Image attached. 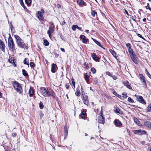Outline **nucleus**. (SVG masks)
<instances>
[{"label": "nucleus", "instance_id": "f257e3e1", "mask_svg": "<svg viewBox=\"0 0 151 151\" xmlns=\"http://www.w3.org/2000/svg\"><path fill=\"white\" fill-rule=\"evenodd\" d=\"M40 92L45 97L51 96L53 97H55V93L51 89H48L44 87H42L40 90Z\"/></svg>", "mask_w": 151, "mask_h": 151}, {"label": "nucleus", "instance_id": "f03ea898", "mask_svg": "<svg viewBox=\"0 0 151 151\" xmlns=\"http://www.w3.org/2000/svg\"><path fill=\"white\" fill-rule=\"evenodd\" d=\"M14 37L16 40V42L18 47L23 48L26 47L25 43L18 35H15Z\"/></svg>", "mask_w": 151, "mask_h": 151}, {"label": "nucleus", "instance_id": "7ed1b4c3", "mask_svg": "<svg viewBox=\"0 0 151 151\" xmlns=\"http://www.w3.org/2000/svg\"><path fill=\"white\" fill-rule=\"evenodd\" d=\"M8 46L9 50L11 52L15 48V44L12 37L9 36L8 40Z\"/></svg>", "mask_w": 151, "mask_h": 151}, {"label": "nucleus", "instance_id": "20e7f679", "mask_svg": "<svg viewBox=\"0 0 151 151\" xmlns=\"http://www.w3.org/2000/svg\"><path fill=\"white\" fill-rule=\"evenodd\" d=\"M13 85L15 89L19 94L22 93V89L20 84L17 81H15L13 84Z\"/></svg>", "mask_w": 151, "mask_h": 151}, {"label": "nucleus", "instance_id": "39448f33", "mask_svg": "<svg viewBox=\"0 0 151 151\" xmlns=\"http://www.w3.org/2000/svg\"><path fill=\"white\" fill-rule=\"evenodd\" d=\"M81 98L84 104L87 105L88 104V96L86 95L83 94L81 96Z\"/></svg>", "mask_w": 151, "mask_h": 151}, {"label": "nucleus", "instance_id": "423d86ee", "mask_svg": "<svg viewBox=\"0 0 151 151\" xmlns=\"http://www.w3.org/2000/svg\"><path fill=\"white\" fill-rule=\"evenodd\" d=\"M133 132L136 134L138 135H142L145 134L146 132L144 130H142L141 129L135 130L133 131Z\"/></svg>", "mask_w": 151, "mask_h": 151}, {"label": "nucleus", "instance_id": "0eeeda50", "mask_svg": "<svg viewBox=\"0 0 151 151\" xmlns=\"http://www.w3.org/2000/svg\"><path fill=\"white\" fill-rule=\"evenodd\" d=\"M131 57L132 60L135 64H137L138 63L137 57L135 54H133L131 56Z\"/></svg>", "mask_w": 151, "mask_h": 151}, {"label": "nucleus", "instance_id": "6e6552de", "mask_svg": "<svg viewBox=\"0 0 151 151\" xmlns=\"http://www.w3.org/2000/svg\"><path fill=\"white\" fill-rule=\"evenodd\" d=\"M44 13L43 10L42 9L40 11H38V17L39 19L43 20L44 18L43 16V13Z\"/></svg>", "mask_w": 151, "mask_h": 151}, {"label": "nucleus", "instance_id": "1a4fd4ad", "mask_svg": "<svg viewBox=\"0 0 151 151\" xmlns=\"http://www.w3.org/2000/svg\"><path fill=\"white\" fill-rule=\"evenodd\" d=\"M100 114H101L99 118V123L103 124L104 123L105 119L102 116V113L101 112Z\"/></svg>", "mask_w": 151, "mask_h": 151}, {"label": "nucleus", "instance_id": "9d476101", "mask_svg": "<svg viewBox=\"0 0 151 151\" xmlns=\"http://www.w3.org/2000/svg\"><path fill=\"white\" fill-rule=\"evenodd\" d=\"M0 48L4 52L5 51V45L3 42L0 39Z\"/></svg>", "mask_w": 151, "mask_h": 151}, {"label": "nucleus", "instance_id": "9b49d317", "mask_svg": "<svg viewBox=\"0 0 151 151\" xmlns=\"http://www.w3.org/2000/svg\"><path fill=\"white\" fill-rule=\"evenodd\" d=\"M139 76L140 77V80L141 82H142V83L145 85H146V81L145 80V77L143 76L142 74H139Z\"/></svg>", "mask_w": 151, "mask_h": 151}, {"label": "nucleus", "instance_id": "f8f14e48", "mask_svg": "<svg viewBox=\"0 0 151 151\" xmlns=\"http://www.w3.org/2000/svg\"><path fill=\"white\" fill-rule=\"evenodd\" d=\"M137 99H138L139 101L144 104H145L146 103L144 100L143 97L141 96H137Z\"/></svg>", "mask_w": 151, "mask_h": 151}, {"label": "nucleus", "instance_id": "ddd939ff", "mask_svg": "<svg viewBox=\"0 0 151 151\" xmlns=\"http://www.w3.org/2000/svg\"><path fill=\"white\" fill-rule=\"evenodd\" d=\"M114 123L115 125L117 127H119L122 125V124L121 122L117 119H115V120Z\"/></svg>", "mask_w": 151, "mask_h": 151}, {"label": "nucleus", "instance_id": "4468645a", "mask_svg": "<svg viewBox=\"0 0 151 151\" xmlns=\"http://www.w3.org/2000/svg\"><path fill=\"white\" fill-rule=\"evenodd\" d=\"M123 83L124 85L129 89H132V87L130 85L129 82L128 81H126L124 82Z\"/></svg>", "mask_w": 151, "mask_h": 151}, {"label": "nucleus", "instance_id": "2eb2a0df", "mask_svg": "<svg viewBox=\"0 0 151 151\" xmlns=\"http://www.w3.org/2000/svg\"><path fill=\"white\" fill-rule=\"evenodd\" d=\"M144 125L146 127L149 128H151V122L147 121L144 122Z\"/></svg>", "mask_w": 151, "mask_h": 151}, {"label": "nucleus", "instance_id": "dca6fc26", "mask_svg": "<svg viewBox=\"0 0 151 151\" xmlns=\"http://www.w3.org/2000/svg\"><path fill=\"white\" fill-rule=\"evenodd\" d=\"M86 115V112L85 111L83 110L82 111L79 116L82 119H84Z\"/></svg>", "mask_w": 151, "mask_h": 151}, {"label": "nucleus", "instance_id": "f3484780", "mask_svg": "<svg viewBox=\"0 0 151 151\" xmlns=\"http://www.w3.org/2000/svg\"><path fill=\"white\" fill-rule=\"evenodd\" d=\"M53 24L52 23L51 24L49 28V30L47 31V32L52 33L53 32L54 28Z\"/></svg>", "mask_w": 151, "mask_h": 151}, {"label": "nucleus", "instance_id": "a211bd4d", "mask_svg": "<svg viewBox=\"0 0 151 151\" xmlns=\"http://www.w3.org/2000/svg\"><path fill=\"white\" fill-rule=\"evenodd\" d=\"M57 67V65L54 63H53L52 65L51 70L52 72L54 73L55 71V69Z\"/></svg>", "mask_w": 151, "mask_h": 151}, {"label": "nucleus", "instance_id": "6ab92c4d", "mask_svg": "<svg viewBox=\"0 0 151 151\" xmlns=\"http://www.w3.org/2000/svg\"><path fill=\"white\" fill-rule=\"evenodd\" d=\"M81 38L83 40L82 42L83 43H86L87 42V40L86 39V37L84 35H81Z\"/></svg>", "mask_w": 151, "mask_h": 151}, {"label": "nucleus", "instance_id": "aec40b11", "mask_svg": "<svg viewBox=\"0 0 151 151\" xmlns=\"http://www.w3.org/2000/svg\"><path fill=\"white\" fill-rule=\"evenodd\" d=\"M77 3L80 5H82L84 3V2L83 0H77Z\"/></svg>", "mask_w": 151, "mask_h": 151}, {"label": "nucleus", "instance_id": "412c9836", "mask_svg": "<svg viewBox=\"0 0 151 151\" xmlns=\"http://www.w3.org/2000/svg\"><path fill=\"white\" fill-rule=\"evenodd\" d=\"M75 94L76 96L78 97L80 96V90L79 88H77L76 92L75 93Z\"/></svg>", "mask_w": 151, "mask_h": 151}, {"label": "nucleus", "instance_id": "4be33fe9", "mask_svg": "<svg viewBox=\"0 0 151 151\" xmlns=\"http://www.w3.org/2000/svg\"><path fill=\"white\" fill-rule=\"evenodd\" d=\"M93 58L96 61H98L99 58L96 55L94 54L92 56Z\"/></svg>", "mask_w": 151, "mask_h": 151}, {"label": "nucleus", "instance_id": "5701e85b", "mask_svg": "<svg viewBox=\"0 0 151 151\" xmlns=\"http://www.w3.org/2000/svg\"><path fill=\"white\" fill-rule=\"evenodd\" d=\"M109 52L112 54V55L114 56L115 58H116V54L114 50H113L111 49H110L109 50Z\"/></svg>", "mask_w": 151, "mask_h": 151}, {"label": "nucleus", "instance_id": "b1692460", "mask_svg": "<svg viewBox=\"0 0 151 151\" xmlns=\"http://www.w3.org/2000/svg\"><path fill=\"white\" fill-rule=\"evenodd\" d=\"M92 40H93V41L98 45L100 47L103 48L101 44L98 41L96 40L95 39L92 38Z\"/></svg>", "mask_w": 151, "mask_h": 151}, {"label": "nucleus", "instance_id": "393cba45", "mask_svg": "<svg viewBox=\"0 0 151 151\" xmlns=\"http://www.w3.org/2000/svg\"><path fill=\"white\" fill-rule=\"evenodd\" d=\"M22 71L23 74L24 76H28V74L24 69H23L22 70Z\"/></svg>", "mask_w": 151, "mask_h": 151}, {"label": "nucleus", "instance_id": "a878e982", "mask_svg": "<svg viewBox=\"0 0 151 151\" xmlns=\"http://www.w3.org/2000/svg\"><path fill=\"white\" fill-rule=\"evenodd\" d=\"M34 93V91L33 90L31 89H30L29 91V96H32Z\"/></svg>", "mask_w": 151, "mask_h": 151}, {"label": "nucleus", "instance_id": "bb28decb", "mask_svg": "<svg viewBox=\"0 0 151 151\" xmlns=\"http://www.w3.org/2000/svg\"><path fill=\"white\" fill-rule=\"evenodd\" d=\"M29 60L27 58H25L23 62L26 65H29Z\"/></svg>", "mask_w": 151, "mask_h": 151}, {"label": "nucleus", "instance_id": "cd10ccee", "mask_svg": "<svg viewBox=\"0 0 151 151\" xmlns=\"http://www.w3.org/2000/svg\"><path fill=\"white\" fill-rule=\"evenodd\" d=\"M115 111L116 113H118L119 114H122V112L119 109L117 108L115 110Z\"/></svg>", "mask_w": 151, "mask_h": 151}, {"label": "nucleus", "instance_id": "c85d7f7f", "mask_svg": "<svg viewBox=\"0 0 151 151\" xmlns=\"http://www.w3.org/2000/svg\"><path fill=\"white\" fill-rule=\"evenodd\" d=\"M68 134V130L66 128V129H65V130L64 131V136H65L64 137V138H65L67 135Z\"/></svg>", "mask_w": 151, "mask_h": 151}, {"label": "nucleus", "instance_id": "c756f323", "mask_svg": "<svg viewBox=\"0 0 151 151\" xmlns=\"http://www.w3.org/2000/svg\"><path fill=\"white\" fill-rule=\"evenodd\" d=\"M147 112L151 111V104H149L147 108Z\"/></svg>", "mask_w": 151, "mask_h": 151}, {"label": "nucleus", "instance_id": "7c9ffc66", "mask_svg": "<svg viewBox=\"0 0 151 151\" xmlns=\"http://www.w3.org/2000/svg\"><path fill=\"white\" fill-rule=\"evenodd\" d=\"M91 14L93 17H95L97 14V12L95 10H92L91 12Z\"/></svg>", "mask_w": 151, "mask_h": 151}, {"label": "nucleus", "instance_id": "2f4dec72", "mask_svg": "<svg viewBox=\"0 0 151 151\" xmlns=\"http://www.w3.org/2000/svg\"><path fill=\"white\" fill-rule=\"evenodd\" d=\"M49 43L47 40H45L44 41V45L46 46H47L49 45Z\"/></svg>", "mask_w": 151, "mask_h": 151}, {"label": "nucleus", "instance_id": "473e14b6", "mask_svg": "<svg viewBox=\"0 0 151 151\" xmlns=\"http://www.w3.org/2000/svg\"><path fill=\"white\" fill-rule=\"evenodd\" d=\"M39 106L41 109H43L44 108L43 103L42 101H40L39 103Z\"/></svg>", "mask_w": 151, "mask_h": 151}, {"label": "nucleus", "instance_id": "72a5a7b5", "mask_svg": "<svg viewBox=\"0 0 151 151\" xmlns=\"http://www.w3.org/2000/svg\"><path fill=\"white\" fill-rule=\"evenodd\" d=\"M91 70L93 74L95 73L96 72V69L95 68L93 67L91 68Z\"/></svg>", "mask_w": 151, "mask_h": 151}, {"label": "nucleus", "instance_id": "f704fd0d", "mask_svg": "<svg viewBox=\"0 0 151 151\" xmlns=\"http://www.w3.org/2000/svg\"><path fill=\"white\" fill-rule=\"evenodd\" d=\"M145 73L147 75L148 77L149 78H151V76L150 74L148 72V71L147 70V69H145Z\"/></svg>", "mask_w": 151, "mask_h": 151}, {"label": "nucleus", "instance_id": "c9c22d12", "mask_svg": "<svg viewBox=\"0 0 151 151\" xmlns=\"http://www.w3.org/2000/svg\"><path fill=\"white\" fill-rule=\"evenodd\" d=\"M128 101L129 103H133L134 102V100L130 97L128 98Z\"/></svg>", "mask_w": 151, "mask_h": 151}, {"label": "nucleus", "instance_id": "e433bc0d", "mask_svg": "<svg viewBox=\"0 0 151 151\" xmlns=\"http://www.w3.org/2000/svg\"><path fill=\"white\" fill-rule=\"evenodd\" d=\"M129 52L132 54V55L133 54H134V53L133 51H132V49L131 48H130L128 49Z\"/></svg>", "mask_w": 151, "mask_h": 151}, {"label": "nucleus", "instance_id": "4c0bfd02", "mask_svg": "<svg viewBox=\"0 0 151 151\" xmlns=\"http://www.w3.org/2000/svg\"><path fill=\"white\" fill-rule=\"evenodd\" d=\"M77 25H73L72 27V29L73 31H75L77 28Z\"/></svg>", "mask_w": 151, "mask_h": 151}, {"label": "nucleus", "instance_id": "58836bf2", "mask_svg": "<svg viewBox=\"0 0 151 151\" xmlns=\"http://www.w3.org/2000/svg\"><path fill=\"white\" fill-rule=\"evenodd\" d=\"M149 4H147V6H145V8L146 9H148L151 11V8H150L149 6Z\"/></svg>", "mask_w": 151, "mask_h": 151}, {"label": "nucleus", "instance_id": "ea45409f", "mask_svg": "<svg viewBox=\"0 0 151 151\" xmlns=\"http://www.w3.org/2000/svg\"><path fill=\"white\" fill-rule=\"evenodd\" d=\"M11 28V30L12 32H15V30L14 29V27L12 25H11V26L10 27Z\"/></svg>", "mask_w": 151, "mask_h": 151}, {"label": "nucleus", "instance_id": "a19ab883", "mask_svg": "<svg viewBox=\"0 0 151 151\" xmlns=\"http://www.w3.org/2000/svg\"><path fill=\"white\" fill-rule=\"evenodd\" d=\"M72 81V83L73 85V86L74 88H75V83L74 81V79H72L71 80Z\"/></svg>", "mask_w": 151, "mask_h": 151}, {"label": "nucleus", "instance_id": "79ce46f5", "mask_svg": "<svg viewBox=\"0 0 151 151\" xmlns=\"http://www.w3.org/2000/svg\"><path fill=\"white\" fill-rule=\"evenodd\" d=\"M25 1L28 4H30L31 3V1L30 0H25Z\"/></svg>", "mask_w": 151, "mask_h": 151}, {"label": "nucleus", "instance_id": "37998d69", "mask_svg": "<svg viewBox=\"0 0 151 151\" xmlns=\"http://www.w3.org/2000/svg\"><path fill=\"white\" fill-rule=\"evenodd\" d=\"M21 5L24 8L26 9H27L26 7L24 6L23 2H22V3H20Z\"/></svg>", "mask_w": 151, "mask_h": 151}, {"label": "nucleus", "instance_id": "c03bdc74", "mask_svg": "<svg viewBox=\"0 0 151 151\" xmlns=\"http://www.w3.org/2000/svg\"><path fill=\"white\" fill-rule=\"evenodd\" d=\"M122 95H123V97L124 98H126L127 97V94L124 93H123Z\"/></svg>", "mask_w": 151, "mask_h": 151}, {"label": "nucleus", "instance_id": "a18cd8bd", "mask_svg": "<svg viewBox=\"0 0 151 151\" xmlns=\"http://www.w3.org/2000/svg\"><path fill=\"white\" fill-rule=\"evenodd\" d=\"M134 122L137 124H138L139 123H138V122H139V121L137 119H134Z\"/></svg>", "mask_w": 151, "mask_h": 151}, {"label": "nucleus", "instance_id": "49530a36", "mask_svg": "<svg viewBox=\"0 0 151 151\" xmlns=\"http://www.w3.org/2000/svg\"><path fill=\"white\" fill-rule=\"evenodd\" d=\"M35 65L34 63L32 62H30V65L31 67H33Z\"/></svg>", "mask_w": 151, "mask_h": 151}, {"label": "nucleus", "instance_id": "de8ad7c7", "mask_svg": "<svg viewBox=\"0 0 151 151\" xmlns=\"http://www.w3.org/2000/svg\"><path fill=\"white\" fill-rule=\"evenodd\" d=\"M106 74L110 76H112V75L109 72H106Z\"/></svg>", "mask_w": 151, "mask_h": 151}, {"label": "nucleus", "instance_id": "09e8293b", "mask_svg": "<svg viewBox=\"0 0 151 151\" xmlns=\"http://www.w3.org/2000/svg\"><path fill=\"white\" fill-rule=\"evenodd\" d=\"M65 87L67 89H68L70 87V85H69V84L68 83H66V84L65 85Z\"/></svg>", "mask_w": 151, "mask_h": 151}, {"label": "nucleus", "instance_id": "8fccbe9b", "mask_svg": "<svg viewBox=\"0 0 151 151\" xmlns=\"http://www.w3.org/2000/svg\"><path fill=\"white\" fill-rule=\"evenodd\" d=\"M85 79L86 81V82H88V81L89 80V78H88V76H85Z\"/></svg>", "mask_w": 151, "mask_h": 151}, {"label": "nucleus", "instance_id": "3c124183", "mask_svg": "<svg viewBox=\"0 0 151 151\" xmlns=\"http://www.w3.org/2000/svg\"><path fill=\"white\" fill-rule=\"evenodd\" d=\"M126 46L127 47H128V49L130 48H131L130 46V44L129 43H127L126 44Z\"/></svg>", "mask_w": 151, "mask_h": 151}, {"label": "nucleus", "instance_id": "603ef678", "mask_svg": "<svg viewBox=\"0 0 151 151\" xmlns=\"http://www.w3.org/2000/svg\"><path fill=\"white\" fill-rule=\"evenodd\" d=\"M9 61L11 63H13L14 62L13 60H12V58H10L9 60Z\"/></svg>", "mask_w": 151, "mask_h": 151}, {"label": "nucleus", "instance_id": "864d4df0", "mask_svg": "<svg viewBox=\"0 0 151 151\" xmlns=\"http://www.w3.org/2000/svg\"><path fill=\"white\" fill-rule=\"evenodd\" d=\"M97 82H98V81L96 79H95L93 80V83L94 84H96L97 83Z\"/></svg>", "mask_w": 151, "mask_h": 151}, {"label": "nucleus", "instance_id": "5fc2aeb1", "mask_svg": "<svg viewBox=\"0 0 151 151\" xmlns=\"http://www.w3.org/2000/svg\"><path fill=\"white\" fill-rule=\"evenodd\" d=\"M12 135L13 137H15L17 135V134L16 133H13Z\"/></svg>", "mask_w": 151, "mask_h": 151}, {"label": "nucleus", "instance_id": "6e6d98bb", "mask_svg": "<svg viewBox=\"0 0 151 151\" xmlns=\"http://www.w3.org/2000/svg\"><path fill=\"white\" fill-rule=\"evenodd\" d=\"M137 35L139 37L141 38H143V37H142V36L141 35H140L139 34H137Z\"/></svg>", "mask_w": 151, "mask_h": 151}, {"label": "nucleus", "instance_id": "4d7b16f0", "mask_svg": "<svg viewBox=\"0 0 151 151\" xmlns=\"http://www.w3.org/2000/svg\"><path fill=\"white\" fill-rule=\"evenodd\" d=\"M114 80H116V77L115 76H111Z\"/></svg>", "mask_w": 151, "mask_h": 151}, {"label": "nucleus", "instance_id": "13d9d810", "mask_svg": "<svg viewBox=\"0 0 151 151\" xmlns=\"http://www.w3.org/2000/svg\"><path fill=\"white\" fill-rule=\"evenodd\" d=\"M48 34L49 35V36L50 38H51L52 37L51 33L47 32Z\"/></svg>", "mask_w": 151, "mask_h": 151}, {"label": "nucleus", "instance_id": "bf43d9fd", "mask_svg": "<svg viewBox=\"0 0 151 151\" xmlns=\"http://www.w3.org/2000/svg\"><path fill=\"white\" fill-rule=\"evenodd\" d=\"M125 11L126 13L127 14V15L128 16L129 15V14L128 13L127 11L125 9Z\"/></svg>", "mask_w": 151, "mask_h": 151}, {"label": "nucleus", "instance_id": "052dcab7", "mask_svg": "<svg viewBox=\"0 0 151 151\" xmlns=\"http://www.w3.org/2000/svg\"><path fill=\"white\" fill-rule=\"evenodd\" d=\"M60 50H61V51H62V52H65V49L64 48H61Z\"/></svg>", "mask_w": 151, "mask_h": 151}, {"label": "nucleus", "instance_id": "680f3d73", "mask_svg": "<svg viewBox=\"0 0 151 151\" xmlns=\"http://www.w3.org/2000/svg\"><path fill=\"white\" fill-rule=\"evenodd\" d=\"M77 28L79 30H80L81 29V28L80 27H79L77 25Z\"/></svg>", "mask_w": 151, "mask_h": 151}, {"label": "nucleus", "instance_id": "e2e57ef3", "mask_svg": "<svg viewBox=\"0 0 151 151\" xmlns=\"http://www.w3.org/2000/svg\"><path fill=\"white\" fill-rule=\"evenodd\" d=\"M142 20L143 22H145L146 21V19L145 18H144Z\"/></svg>", "mask_w": 151, "mask_h": 151}, {"label": "nucleus", "instance_id": "0e129e2a", "mask_svg": "<svg viewBox=\"0 0 151 151\" xmlns=\"http://www.w3.org/2000/svg\"><path fill=\"white\" fill-rule=\"evenodd\" d=\"M65 22H64V21H63V22H62V23H61V24L62 25H64L65 24Z\"/></svg>", "mask_w": 151, "mask_h": 151}, {"label": "nucleus", "instance_id": "69168bd1", "mask_svg": "<svg viewBox=\"0 0 151 151\" xmlns=\"http://www.w3.org/2000/svg\"><path fill=\"white\" fill-rule=\"evenodd\" d=\"M20 3H22V2H23V0H19Z\"/></svg>", "mask_w": 151, "mask_h": 151}, {"label": "nucleus", "instance_id": "338daca9", "mask_svg": "<svg viewBox=\"0 0 151 151\" xmlns=\"http://www.w3.org/2000/svg\"><path fill=\"white\" fill-rule=\"evenodd\" d=\"M2 97V93L0 92V98H1Z\"/></svg>", "mask_w": 151, "mask_h": 151}, {"label": "nucleus", "instance_id": "774afa93", "mask_svg": "<svg viewBox=\"0 0 151 151\" xmlns=\"http://www.w3.org/2000/svg\"><path fill=\"white\" fill-rule=\"evenodd\" d=\"M113 93L115 95H116V94H117L114 91V92Z\"/></svg>", "mask_w": 151, "mask_h": 151}]
</instances>
